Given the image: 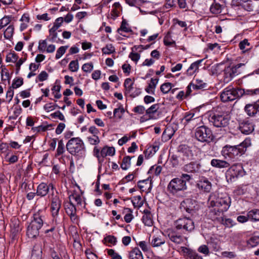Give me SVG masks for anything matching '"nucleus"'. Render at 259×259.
<instances>
[{"label":"nucleus","instance_id":"obj_12","mask_svg":"<svg viewBox=\"0 0 259 259\" xmlns=\"http://www.w3.org/2000/svg\"><path fill=\"white\" fill-rule=\"evenodd\" d=\"M50 189H51L52 190L54 189L53 184L50 183L49 185H47L45 183H41L37 187L36 195L41 197H44L48 194Z\"/></svg>","mask_w":259,"mask_h":259},{"label":"nucleus","instance_id":"obj_30","mask_svg":"<svg viewBox=\"0 0 259 259\" xmlns=\"http://www.w3.org/2000/svg\"><path fill=\"white\" fill-rule=\"evenodd\" d=\"M42 250L38 245L34 246L31 254L30 259H41Z\"/></svg>","mask_w":259,"mask_h":259},{"label":"nucleus","instance_id":"obj_58","mask_svg":"<svg viewBox=\"0 0 259 259\" xmlns=\"http://www.w3.org/2000/svg\"><path fill=\"white\" fill-rule=\"evenodd\" d=\"M18 59V55L14 52L11 53L7 56L6 61L7 62L15 63Z\"/></svg>","mask_w":259,"mask_h":259},{"label":"nucleus","instance_id":"obj_42","mask_svg":"<svg viewBox=\"0 0 259 259\" xmlns=\"http://www.w3.org/2000/svg\"><path fill=\"white\" fill-rule=\"evenodd\" d=\"M259 244V236H251L247 241V246L249 247H254Z\"/></svg>","mask_w":259,"mask_h":259},{"label":"nucleus","instance_id":"obj_64","mask_svg":"<svg viewBox=\"0 0 259 259\" xmlns=\"http://www.w3.org/2000/svg\"><path fill=\"white\" fill-rule=\"evenodd\" d=\"M56 107H58L57 104H54L53 103H48L44 106V109L46 112H49L54 110Z\"/></svg>","mask_w":259,"mask_h":259},{"label":"nucleus","instance_id":"obj_11","mask_svg":"<svg viewBox=\"0 0 259 259\" xmlns=\"http://www.w3.org/2000/svg\"><path fill=\"white\" fill-rule=\"evenodd\" d=\"M64 208L66 213L70 217V218L73 223H76L78 218L76 215V208L71 201L67 202L64 203Z\"/></svg>","mask_w":259,"mask_h":259},{"label":"nucleus","instance_id":"obj_50","mask_svg":"<svg viewBox=\"0 0 259 259\" xmlns=\"http://www.w3.org/2000/svg\"><path fill=\"white\" fill-rule=\"evenodd\" d=\"M65 152V147L63 141L60 140L58 142V147L56 153V157L62 155Z\"/></svg>","mask_w":259,"mask_h":259},{"label":"nucleus","instance_id":"obj_48","mask_svg":"<svg viewBox=\"0 0 259 259\" xmlns=\"http://www.w3.org/2000/svg\"><path fill=\"white\" fill-rule=\"evenodd\" d=\"M143 223L147 226H151L153 225V219L151 214H143L142 217Z\"/></svg>","mask_w":259,"mask_h":259},{"label":"nucleus","instance_id":"obj_5","mask_svg":"<svg viewBox=\"0 0 259 259\" xmlns=\"http://www.w3.org/2000/svg\"><path fill=\"white\" fill-rule=\"evenodd\" d=\"M242 89L234 88L231 86L225 88L221 93L220 98L222 102H227L232 101L235 99L242 97Z\"/></svg>","mask_w":259,"mask_h":259},{"label":"nucleus","instance_id":"obj_17","mask_svg":"<svg viewBox=\"0 0 259 259\" xmlns=\"http://www.w3.org/2000/svg\"><path fill=\"white\" fill-rule=\"evenodd\" d=\"M45 218L41 212L38 211L33 214V219L30 223L40 229L44 224Z\"/></svg>","mask_w":259,"mask_h":259},{"label":"nucleus","instance_id":"obj_63","mask_svg":"<svg viewBox=\"0 0 259 259\" xmlns=\"http://www.w3.org/2000/svg\"><path fill=\"white\" fill-rule=\"evenodd\" d=\"M64 22V18L63 17L58 18L54 23L53 26L51 28L54 30H57L61 26Z\"/></svg>","mask_w":259,"mask_h":259},{"label":"nucleus","instance_id":"obj_15","mask_svg":"<svg viewBox=\"0 0 259 259\" xmlns=\"http://www.w3.org/2000/svg\"><path fill=\"white\" fill-rule=\"evenodd\" d=\"M184 170L187 172L202 173L201 165L197 162H191L185 164L184 166Z\"/></svg>","mask_w":259,"mask_h":259},{"label":"nucleus","instance_id":"obj_46","mask_svg":"<svg viewBox=\"0 0 259 259\" xmlns=\"http://www.w3.org/2000/svg\"><path fill=\"white\" fill-rule=\"evenodd\" d=\"M134 82L132 81V79L130 78H126L124 80V87L125 90V93L127 94H130L132 92V90L133 89Z\"/></svg>","mask_w":259,"mask_h":259},{"label":"nucleus","instance_id":"obj_39","mask_svg":"<svg viewBox=\"0 0 259 259\" xmlns=\"http://www.w3.org/2000/svg\"><path fill=\"white\" fill-rule=\"evenodd\" d=\"M223 5L219 3H213L210 8V12L214 14H219L222 12Z\"/></svg>","mask_w":259,"mask_h":259},{"label":"nucleus","instance_id":"obj_16","mask_svg":"<svg viewBox=\"0 0 259 259\" xmlns=\"http://www.w3.org/2000/svg\"><path fill=\"white\" fill-rule=\"evenodd\" d=\"M196 202L191 199H186L181 203V208L189 213H193L195 210Z\"/></svg>","mask_w":259,"mask_h":259},{"label":"nucleus","instance_id":"obj_33","mask_svg":"<svg viewBox=\"0 0 259 259\" xmlns=\"http://www.w3.org/2000/svg\"><path fill=\"white\" fill-rule=\"evenodd\" d=\"M29 21L30 18L29 15L28 14H24L20 19V21H21L22 23H21L20 29L21 31L27 28Z\"/></svg>","mask_w":259,"mask_h":259},{"label":"nucleus","instance_id":"obj_52","mask_svg":"<svg viewBox=\"0 0 259 259\" xmlns=\"http://www.w3.org/2000/svg\"><path fill=\"white\" fill-rule=\"evenodd\" d=\"M68 68L71 72H77L79 68L78 60L71 61L69 64Z\"/></svg>","mask_w":259,"mask_h":259},{"label":"nucleus","instance_id":"obj_10","mask_svg":"<svg viewBox=\"0 0 259 259\" xmlns=\"http://www.w3.org/2000/svg\"><path fill=\"white\" fill-rule=\"evenodd\" d=\"M163 235L168 237L169 239L176 244H181L186 239L185 237L181 235L176 230L168 229L164 232Z\"/></svg>","mask_w":259,"mask_h":259},{"label":"nucleus","instance_id":"obj_45","mask_svg":"<svg viewBox=\"0 0 259 259\" xmlns=\"http://www.w3.org/2000/svg\"><path fill=\"white\" fill-rule=\"evenodd\" d=\"M125 111L122 106H120L118 108L114 109L113 110V116L119 119H120L124 113Z\"/></svg>","mask_w":259,"mask_h":259},{"label":"nucleus","instance_id":"obj_40","mask_svg":"<svg viewBox=\"0 0 259 259\" xmlns=\"http://www.w3.org/2000/svg\"><path fill=\"white\" fill-rule=\"evenodd\" d=\"M234 77L230 67L226 68L224 70V81L226 82H229Z\"/></svg>","mask_w":259,"mask_h":259},{"label":"nucleus","instance_id":"obj_25","mask_svg":"<svg viewBox=\"0 0 259 259\" xmlns=\"http://www.w3.org/2000/svg\"><path fill=\"white\" fill-rule=\"evenodd\" d=\"M239 129L242 133L248 135L253 131V125L249 122H243L240 126Z\"/></svg>","mask_w":259,"mask_h":259},{"label":"nucleus","instance_id":"obj_31","mask_svg":"<svg viewBox=\"0 0 259 259\" xmlns=\"http://www.w3.org/2000/svg\"><path fill=\"white\" fill-rule=\"evenodd\" d=\"M239 47L242 52L245 53L251 49L252 45L248 39L245 38L239 42Z\"/></svg>","mask_w":259,"mask_h":259},{"label":"nucleus","instance_id":"obj_38","mask_svg":"<svg viewBox=\"0 0 259 259\" xmlns=\"http://www.w3.org/2000/svg\"><path fill=\"white\" fill-rule=\"evenodd\" d=\"M117 31L120 34L124 36V35H123L122 33H120V32L122 31L124 32H131L132 30L130 27L129 26V25L126 22V21L125 19H123L122 21L120 27L118 29Z\"/></svg>","mask_w":259,"mask_h":259},{"label":"nucleus","instance_id":"obj_3","mask_svg":"<svg viewBox=\"0 0 259 259\" xmlns=\"http://www.w3.org/2000/svg\"><path fill=\"white\" fill-rule=\"evenodd\" d=\"M66 148L69 154L77 158L83 157L86 151L84 143L79 137L69 139L66 143Z\"/></svg>","mask_w":259,"mask_h":259},{"label":"nucleus","instance_id":"obj_56","mask_svg":"<svg viewBox=\"0 0 259 259\" xmlns=\"http://www.w3.org/2000/svg\"><path fill=\"white\" fill-rule=\"evenodd\" d=\"M159 108V105L158 104H153L146 110V113L147 115H149V117H151V114L156 113Z\"/></svg>","mask_w":259,"mask_h":259},{"label":"nucleus","instance_id":"obj_13","mask_svg":"<svg viewBox=\"0 0 259 259\" xmlns=\"http://www.w3.org/2000/svg\"><path fill=\"white\" fill-rule=\"evenodd\" d=\"M244 110L249 116H254L259 112V100L252 104H246Z\"/></svg>","mask_w":259,"mask_h":259},{"label":"nucleus","instance_id":"obj_6","mask_svg":"<svg viewBox=\"0 0 259 259\" xmlns=\"http://www.w3.org/2000/svg\"><path fill=\"white\" fill-rule=\"evenodd\" d=\"M167 191L172 195H176L187 189L186 182L183 179L176 178L172 179L167 186Z\"/></svg>","mask_w":259,"mask_h":259},{"label":"nucleus","instance_id":"obj_35","mask_svg":"<svg viewBox=\"0 0 259 259\" xmlns=\"http://www.w3.org/2000/svg\"><path fill=\"white\" fill-rule=\"evenodd\" d=\"M201 62V60L196 61L192 63L190 66L187 70V74L188 75H193L198 69L199 65Z\"/></svg>","mask_w":259,"mask_h":259},{"label":"nucleus","instance_id":"obj_24","mask_svg":"<svg viewBox=\"0 0 259 259\" xmlns=\"http://www.w3.org/2000/svg\"><path fill=\"white\" fill-rule=\"evenodd\" d=\"M230 172L233 177H237L243 175V167L241 164H234L230 168Z\"/></svg>","mask_w":259,"mask_h":259},{"label":"nucleus","instance_id":"obj_41","mask_svg":"<svg viewBox=\"0 0 259 259\" xmlns=\"http://www.w3.org/2000/svg\"><path fill=\"white\" fill-rule=\"evenodd\" d=\"M134 156L131 157L130 156H126L123 157L122 162L120 164V167L123 170L127 169L131 166V160Z\"/></svg>","mask_w":259,"mask_h":259},{"label":"nucleus","instance_id":"obj_54","mask_svg":"<svg viewBox=\"0 0 259 259\" xmlns=\"http://www.w3.org/2000/svg\"><path fill=\"white\" fill-rule=\"evenodd\" d=\"M68 48V46H61L58 49L56 52L55 58L56 59H60L66 52V50Z\"/></svg>","mask_w":259,"mask_h":259},{"label":"nucleus","instance_id":"obj_7","mask_svg":"<svg viewBox=\"0 0 259 259\" xmlns=\"http://www.w3.org/2000/svg\"><path fill=\"white\" fill-rule=\"evenodd\" d=\"M195 136L198 141L201 142H209L213 139L211 131L210 128L204 125L196 128Z\"/></svg>","mask_w":259,"mask_h":259},{"label":"nucleus","instance_id":"obj_60","mask_svg":"<svg viewBox=\"0 0 259 259\" xmlns=\"http://www.w3.org/2000/svg\"><path fill=\"white\" fill-rule=\"evenodd\" d=\"M23 83V79L22 78H16L13 80L11 87L13 89H17L21 87Z\"/></svg>","mask_w":259,"mask_h":259},{"label":"nucleus","instance_id":"obj_2","mask_svg":"<svg viewBox=\"0 0 259 259\" xmlns=\"http://www.w3.org/2000/svg\"><path fill=\"white\" fill-rule=\"evenodd\" d=\"M251 145L250 140L246 139L240 144L236 146L226 145L223 148L222 154L225 157L236 158L242 155L246 151L247 148Z\"/></svg>","mask_w":259,"mask_h":259},{"label":"nucleus","instance_id":"obj_49","mask_svg":"<svg viewBox=\"0 0 259 259\" xmlns=\"http://www.w3.org/2000/svg\"><path fill=\"white\" fill-rule=\"evenodd\" d=\"M173 86L171 83L165 82L161 85L160 91L164 94H167L171 90Z\"/></svg>","mask_w":259,"mask_h":259},{"label":"nucleus","instance_id":"obj_18","mask_svg":"<svg viewBox=\"0 0 259 259\" xmlns=\"http://www.w3.org/2000/svg\"><path fill=\"white\" fill-rule=\"evenodd\" d=\"M192 88L195 90L204 91L209 88L208 83L206 80L196 78L194 82H192Z\"/></svg>","mask_w":259,"mask_h":259},{"label":"nucleus","instance_id":"obj_4","mask_svg":"<svg viewBox=\"0 0 259 259\" xmlns=\"http://www.w3.org/2000/svg\"><path fill=\"white\" fill-rule=\"evenodd\" d=\"M208 120L211 125L216 127H225L229 124L230 117L224 112H211L209 114Z\"/></svg>","mask_w":259,"mask_h":259},{"label":"nucleus","instance_id":"obj_27","mask_svg":"<svg viewBox=\"0 0 259 259\" xmlns=\"http://www.w3.org/2000/svg\"><path fill=\"white\" fill-rule=\"evenodd\" d=\"M128 259H144V257L140 250L138 247H135L129 252Z\"/></svg>","mask_w":259,"mask_h":259},{"label":"nucleus","instance_id":"obj_53","mask_svg":"<svg viewBox=\"0 0 259 259\" xmlns=\"http://www.w3.org/2000/svg\"><path fill=\"white\" fill-rule=\"evenodd\" d=\"M164 44L166 46H171L175 44V41L171 38L170 33L167 32L163 39Z\"/></svg>","mask_w":259,"mask_h":259},{"label":"nucleus","instance_id":"obj_43","mask_svg":"<svg viewBox=\"0 0 259 259\" xmlns=\"http://www.w3.org/2000/svg\"><path fill=\"white\" fill-rule=\"evenodd\" d=\"M249 219L254 221H259V209H254L249 211L247 213Z\"/></svg>","mask_w":259,"mask_h":259},{"label":"nucleus","instance_id":"obj_9","mask_svg":"<svg viewBox=\"0 0 259 259\" xmlns=\"http://www.w3.org/2000/svg\"><path fill=\"white\" fill-rule=\"evenodd\" d=\"M175 225L177 229H183L188 232L194 229V223L192 220L189 218L184 217L177 220Z\"/></svg>","mask_w":259,"mask_h":259},{"label":"nucleus","instance_id":"obj_62","mask_svg":"<svg viewBox=\"0 0 259 259\" xmlns=\"http://www.w3.org/2000/svg\"><path fill=\"white\" fill-rule=\"evenodd\" d=\"M49 77L48 73L45 71H41L37 76L36 78L35 81L37 82V81H44L48 79Z\"/></svg>","mask_w":259,"mask_h":259},{"label":"nucleus","instance_id":"obj_29","mask_svg":"<svg viewBox=\"0 0 259 259\" xmlns=\"http://www.w3.org/2000/svg\"><path fill=\"white\" fill-rule=\"evenodd\" d=\"M48 39L52 42L56 43H63L64 41L59 38H58V33L56 30L50 29L49 30V36L48 37Z\"/></svg>","mask_w":259,"mask_h":259},{"label":"nucleus","instance_id":"obj_61","mask_svg":"<svg viewBox=\"0 0 259 259\" xmlns=\"http://www.w3.org/2000/svg\"><path fill=\"white\" fill-rule=\"evenodd\" d=\"M108 254L111 257V259H122V257L118 253L116 252L112 249H107L106 250Z\"/></svg>","mask_w":259,"mask_h":259},{"label":"nucleus","instance_id":"obj_26","mask_svg":"<svg viewBox=\"0 0 259 259\" xmlns=\"http://www.w3.org/2000/svg\"><path fill=\"white\" fill-rule=\"evenodd\" d=\"M69 201L74 200L76 202L78 206H82L83 204L84 200L82 199L81 194L74 191L73 193L69 196Z\"/></svg>","mask_w":259,"mask_h":259},{"label":"nucleus","instance_id":"obj_57","mask_svg":"<svg viewBox=\"0 0 259 259\" xmlns=\"http://www.w3.org/2000/svg\"><path fill=\"white\" fill-rule=\"evenodd\" d=\"M105 243H108L110 244H107L108 246H111V245H114L116 244L117 242L116 238L114 236L109 235L106 236L104 238Z\"/></svg>","mask_w":259,"mask_h":259},{"label":"nucleus","instance_id":"obj_51","mask_svg":"<svg viewBox=\"0 0 259 259\" xmlns=\"http://www.w3.org/2000/svg\"><path fill=\"white\" fill-rule=\"evenodd\" d=\"M14 31V27L13 25L9 26L4 32L5 38L9 39L12 37Z\"/></svg>","mask_w":259,"mask_h":259},{"label":"nucleus","instance_id":"obj_1","mask_svg":"<svg viewBox=\"0 0 259 259\" xmlns=\"http://www.w3.org/2000/svg\"><path fill=\"white\" fill-rule=\"evenodd\" d=\"M231 198L227 194H220L218 195L211 193L208 199L209 207H211L210 213L217 216H220L226 211L231 204Z\"/></svg>","mask_w":259,"mask_h":259},{"label":"nucleus","instance_id":"obj_28","mask_svg":"<svg viewBox=\"0 0 259 259\" xmlns=\"http://www.w3.org/2000/svg\"><path fill=\"white\" fill-rule=\"evenodd\" d=\"M158 78H152L151 79L148 86L145 89V91L147 93L152 95L154 94L155 89L156 88V85L158 83Z\"/></svg>","mask_w":259,"mask_h":259},{"label":"nucleus","instance_id":"obj_37","mask_svg":"<svg viewBox=\"0 0 259 259\" xmlns=\"http://www.w3.org/2000/svg\"><path fill=\"white\" fill-rule=\"evenodd\" d=\"M171 162L173 167H177L179 165H182L184 164L180 156L178 154V153L172 155Z\"/></svg>","mask_w":259,"mask_h":259},{"label":"nucleus","instance_id":"obj_55","mask_svg":"<svg viewBox=\"0 0 259 259\" xmlns=\"http://www.w3.org/2000/svg\"><path fill=\"white\" fill-rule=\"evenodd\" d=\"M244 65L245 64L243 63H239L235 66L231 67L232 73H233L234 77L241 73V71L240 68L242 66H244Z\"/></svg>","mask_w":259,"mask_h":259},{"label":"nucleus","instance_id":"obj_22","mask_svg":"<svg viewBox=\"0 0 259 259\" xmlns=\"http://www.w3.org/2000/svg\"><path fill=\"white\" fill-rule=\"evenodd\" d=\"M179 151H180L189 161L191 160L193 157L192 151L187 145H181L179 147Z\"/></svg>","mask_w":259,"mask_h":259},{"label":"nucleus","instance_id":"obj_44","mask_svg":"<svg viewBox=\"0 0 259 259\" xmlns=\"http://www.w3.org/2000/svg\"><path fill=\"white\" fill-rule=\"evenodd\" d=\"M134 49L137 50L138 49L137 48V46H134L132 48V52L130 53L128 57L137 64L140 59L141 55L139 53L134 52Z\"/></svg>","mask_w":259,"mask_h":259},{"label":"nucleus","instance_id":"obj_14","mask_svg":"<svg viewBox=\"0 0 259 259\" xmlns=\"http://www.w3.org/2000/svg\"><path fill=\"white\" fill-rule=\"evenodd\" d=\"M197 187L200 191L208 193L211 189V183L206 178H202L200 179L196 184Z\"/></svg>","mask_w":259,"mask_h":259},{"label":"nucleus","instance_id":"obj_8","mask_svg":"<svg viewBox=\"0 0 259 259\" xmlns=\"http://www.w3.org/2000/svg\"><path fill=\"white\" fill-rule=\"evenodd\" d=\"M50 210L54 220L56 221L59 215V212L61 208L62 201L57 194L53 192L50 198Z\"/></svg>","mask_w":259,"mask_h":259},{"label":"nucleus","instance_id":"obj_34","mask_svg":"<svg viewBox=\"0 0 259 259\" xmlns=\"http://www.w3.org/2000/svg\"><path fill=\"white\" fill-rule=\"evenodd\" d=\"M165 242V239L163 237L156 235L153 237L151 244L153 247H158L164 244Z\"/></svg>","mask_w":259,"mask_h":259},{"label":"nucleus","instance_id":"obj_36","mask_svg":"<svg viewBox=\"0 0 259 259\" xmlns=\"http://www.w3.org/2000/svg\"><path fill=\"white\" fill-rule=\"evenodd\" d=\"M112 10L111 12V15L113 18L117 17L120 12L121 7L119 3H115L112 6Z\"/></svg>","mask_w":259,"mask_h":259},{"label":"nucleus","instance_id":"obj_23","mask_svg":"<svg viewBox=\"0 0 259 259\" xmlns=\"http://www.w3.org/2000/svg\"><path fill=\"white\" fill-rule=\"evenodd\" d=\"M210 164L213 167L219 168H227L230 166V164L227 161L218 159H212Z\"/></svg>","mask_w":259,"mask_h":259},{"label":"nucleus","instance_id":"obj_21","mask_svg":"<svg viewBox=\"0 0 259 259\" xmlns=\"http://www.w3.org/2000/svg\"><path fill=\"white\" fill-rule=\"evenodd\" d=\"M115 150L113 147L104 146L101 150V163L103 162L104 157L107 156H112L115 154Z\"/></svg>","mask_w":259,"mask_h":259},{"label":"nucleus","instance_id":"obj_32","mask_svg":"<svg viewBox=\"0 0 259 259\" xmlns=\"http://www.w3.org/2000/svg\"><path fill=\"white\" fill-rule=\"evenodd\" d=\"M197 118V117H195V114L194 112L190 111L186 112L183 118L182 119V122H183L184 124H187L190 121L194 120Z\"/></svg>","mask_w":259,"mask_h":259},{"label":"nucleus","instance_id":"obj_59","mask_svg":"<svg viewBox=\"0 0 259 259\" xmlns=\"http://www.w3.org/2000/svg\"><path fill=\"white\" fill-rule=\"evenodd\" d=\"M87 140L88 142L92 145H98L100 142V139L98 136H90L87 138Z\"/></svg>","mask_w":259,"mask_h":259},{"label":"nucleus","instance_id":"obj_19","mask_svg":"<svg viewBox=\"0 0 259 259\" xmlns=\"http://www.w3.org/2000/svg\"><path fill=\"white\" fill-rule=\"evenodd\" d=\"M39 230L36 226L29 223L27 229V235L29 238H35L39 235Z\"/></svg>","mask_w":259,"mask_h":259},{"label":"nucleus","instance_id":"obj_47","mask_svg":"<svg viewBox=\"0 0 259 259\" xmlns=\"http://www.w3.org/2000/svg\"><path fill=\"white\" fill-rule=\"evenodd\" d=\"M102 52L104 54L110 55L115 52V49L112 44H109L102 49Z\"/></svg>","mask_w":259,"mask_h":259},{"label":"nucleus","instance_id":"obj_20","mask_svg":"<svg viewBox=\"0 0 259 259\" xmlns=\"http://www.w3.org/2000/svg\"><path fill=\"white\" fill-rule=\"evenodd\" d=\"M210 249L212 251L217 252L221 249V242L215 238L211 237L207 242Z\"/></svg>","mask_w":259,"mask_h":259}]
</instances>
